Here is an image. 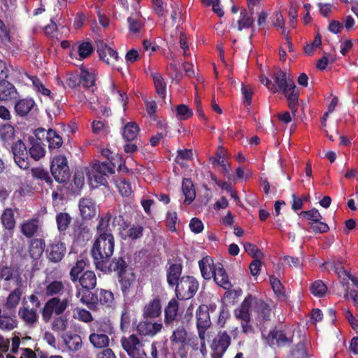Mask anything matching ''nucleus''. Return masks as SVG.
Returning <instances> with one entry per match:
<instances>
[{"label":"nucleus","mask_w":358,"mask_h":358,"mask_svg":"<svg viewBox=\"0 0 358 358\" xmlns=\"http://www.w3.org/2000/svg\"><path fill=\"white\" fill-rule=\"evenodd\" d=\"M289 358H308L306 347L303 343H299L292 352Z\"/></svg>","instance_id":"nucleus-64"},{"label":"nucleus","mask_w":358,"mask_h":358,"mask_svg":"<svg viewBox=\"0 0 358 358\" xmlns=\"http://www.w3.org/2000/svg\"><path fill=\"white\" fill-rule=\"evenodd\" d=\"M46 139L49 143L50 149L59 148L62 145V138L55 131L52 129H49L48 131Z\"/></svg>","instance_id":"nucleus-47"},{"label":"nucleus","mask_w":358,"mask_h":358,"mask_svg":"<svg viewBox=\"0 0 358 358\" xmlns=\"http://www.w3.org/2000/svg\"><path fill=\"white\" fill-rule=\"evenodd\" d=\"M252 313L255 320L259 323L265 322L271 319L273 313L271 306L262 299L252 296Z\"/></svg>","instance_id":"nucleus-11"},{"label":"nucleus","mask_w":358,"mask_h":358,"mask_svg":"<svg viewBox=\"0 0 358 358\" xmlns=\"http://www.w3.org/2000/svg\"><path fill=\"white\" fill-rule=\"evenodd\" d=\"M33 86L34 89L42 95L49 97L50 99H54L53 94L50 90L45 87L42 82L37 77H31Z\"/></svg>","instance_id":"nucleus-50"},{"label":"nucleus","mask_w":358,"mask_h":358,"mask_svg":"<svg viewBox=\"0 0 358 358\" xmlns=\"http://www.w3.org/2000/svg\"><path fill=\"white\" fill-rule=\"evenodd\" d=\"M13 268L3 263L0 264V279L10 280L13 276Z\"/></svg>","instance_id":"nucleus-60"},{"label":"nucleus","mask_w":358,"mask_h":358,"mask_svg":"<svg viewBox=\"0 0 358 358\" xmlns=\"http://www.w3.org/2000/svg\"><path fill=\"white\" fill-rule=\"evenodd\" d=\"M80 215L85 220H90L95 217L97 213V206L90 198H83L79 201Z\"/></svg>","instance_id":"nucleus-18"},{"label":"nucleus","mask_w":358,"mask_h":358,"mask_svg":"<svg viewBox=\"0 0 358 358\" xmlns=\"http://www.w3.org/2000/svg\"><path fill=\"white\" fill-rule=\"evenodd\" d=\"M114 173L113 169L107 162H96L87 169V175L90 186L96 188L106 183L105 176Z\"/></svg>","instance_id":"nucleus-5"},{"label":"nucleus","mask_w":358,"mask_h":358,"mask_svg":"<svg viewBox=\"0 0 358 358\" xmlns=\"http://www.w3.org/2000/svg\"><path fill=\"white\" fill-rule=\"evenodd\" d=\"M15 93V88L12 84L6 80L0 81V100H8L13 97Z\"/></svg>","instance_id":"nucleus-41"},{"label":"nucleus","mask_w":358,"mask_h":358,"mask_svg":"<svg viewBox=\"0 0 358 358\" xmlns=\"http://www.w3.org/2000/svg\"><path fill=\"white\" fill-rule=\"evenodd\" d=\"M68 327V319L63 315L55 317L51 323V328L55 331H64Z\"/></svg>","instance_id":"nucleus-51"},{"label":"nucleus","mask_w":358,"mask_h":358,"mask_svg":"<svg viewBox=\"0 0 358 358\" xmlns=\"http://www.w3.org/2000/svg\"><path fill=\"white\" fill-rule=\"evenodd\" d=\"M97 52L99 55L100 59L103 62L119 70V67L116 66L119 57L117 52L115 50L101 41L97 45Z\"/></svg>","instance_id":"nucleus-13"},{"label":"nucleus","mask_w":358,"mask_h":358,"mask_svg":"<svg viewBox=\"0 0 358 358\" xmlns=\"http://www.w3.org/2000/svg\"><path fill=\"white\" fill-rule=\"evenodd\" d=\"M252 296L250 295L245 297L241 306L234 311L235 317L241 321L242 331L245 334L252 331V325L250 324V310L252 312Z\"/></svg>","instance_id":"nucleus-8"},{"label":"nucleus","mask_w":358,"mask_h":358,"mask_svg":"<svg viewBox=\"0 0 358 358\" xmlns=\"http://www.w3.org/2000/svg\"><path fill=\"white\" fill-rule=\"evenodd\" d=\"M57 228L59 231H65L69 227L71 217L66 213H59L56 216Z\"/></svg>","instance_id":"nucleus-49"},{"label":"nucleus","mask_w":358,"mask_h":358,"mask_svg":"<svg viewBox=\"0 0 358 358\" xmlns=\"http://www.w3.org/2000/svg\"><path fill=\"white\" fill-rule=\"evenodd\" d=\"M23 290L20 288H15L8 296L5 303V307L8 310L15 309L20 303Z\"/></svg>","instance_id":"nucleus-37"},{"label":"nucleus","mask_w":358,"mask_h":358,"mask_svg":"<svg viewBox=\"0 0 358 358\" xmlns=\"http://www.w3.org/2000/svg\"><path fill=\"white\" fill-rule=\"evenodd\" d=\"M45 149L38 143H34L29 148V154L35 160H38L45 155Z\"/></svg>","instance_id":"nucleus-58"},{"label":"nucleus","mask_w":358,"mask_h":358,"mask_svg":"<svg viewBox=\"0 0 358 358\" xmlns=\"http://www.w3.org/2000/svg\"><path fill=\"white\" fill-rule=\"evenodd\" d=\"M120 278L121 289L124 295L127 296L133 289L134 284L135 283V276L133 273H124L120 275Z\"/></svg>","instance_id":"nucleus-29"},{"label":"nucleus","mask_w":358,"mask_h":358,"mask_svg":"<svg viewBox=\"0 0 358 358\" xmlns=\"http://www.w3.org/2000/svg\"><path fill=\"white\" fill-rule=\"evenodd\" d=\"M177 117L180 120H185L193 115L192 110L186 105L180 104L176 108Z\"/></svg>","instance_id":"nucleus-56"},{"label":"nucleus","mask_w":358,"mask_h":358,"mask_svg":"<svg viewBox=\"0 0 358 358\" xmlns=\"http://www.w3.org/2000/svg\"><path fill=\"white\" fill-rule=\"evenodd\" d=\"M196 328L199 338H203L206 330L210 327L211 321L209 315V308L207 305L199 306L196 312Z\"/></svg>","instance_id":"nucleus-12"},{"label":"nucleus","mask_w":358,"mask_h":358,"mask_svg":"<svg viewBox=\"0 0 358 358\" xmlns=\"http://www.w3.org/2000/svg\"><path fill=\"white\" fill-rule=\"evenodd\" d=\"M182 190L185 197L184 203L190 204L195 198V189L191 180L187 178L183 180Z\"/></svg>","instance_id":"nucleus-35"},{"label":"nucleus","mask_w":358,"mask_h":358,"mask_svg":"<svg viewBox=\"0 0 358 358\" xmlns=\"http://www.w3.org/2000/svg\"><path fill=\"white\" fill-rule=\"evenodd\" d=\"M20 231L27 238H31L39 229V220L38 218L29 219L24 221L20 226Z\"/></svg>","instance_id":"nucleus-22"},{"label":"nucleus","mask_w":358,"mask_h":358,"mask_svg":"<svg viewBox=\"0 0 358 358\" xmlns=\"http://www.w3.org/2000/svg\"><path fill=\"white\" fill-rule=\"evenodd\" d=\"M74 314V317L80 322L85 323L94 322L91 313L84 308H76Z\"/></svg>","instance_id":"nucleus-52"},{"label":"nucleus","mask_w":358,"mask_h":358,"mask_svg":"<svg viewBox=\"0 0 358 358\" xmlns=\"http://www.w3.org/2000/svg\"><path fill=\"white\" fill-rule=\"evenodd\" d=\"M31 175L36 179L45 180L48 184L52 183V179L47 171L41 167L33 168L31 169Z\"/></svg>","instance_id":"nucleus-54"},{"label":"nucleus","mask_w":358,"mask_h":358,"mask_svg":"<svg viewBox=\"0 0 358 358\" xmlns=\"http://www.w3.org/2000/svg\"><path fill=\"white\" fill-rule=\"evenodd\" d=\"M139 132L138 126L134 122L127 123L123 130V137L128 141H134Z\"/></svg>","instance_id":"nucleus-43"},{"label":"nucleus","mask_w":358,"mask_h":358,"mask_svg":"<svg viewBox=\"0 0 358 358\" xmlns=\"http://www.w3.org/2000/svg\"><path fill=\"white\" fill-rule=\"evenodd\" d=\"M120 344L129 358H157V349L155 343L151 345L150 356H149L145 350V341L136 334L122 336L120 338Z\"/></svg>","instance_id":"nucleus-2"},{"label":"nucleus","mask_w":358,"mask_h":358,"mask_svg":"<svg viewBox=\"0 0 358 358\" xmlns=\"http://www.w3.org/2000/svg\"><path fill=\"white\" fill-rule=\"evenodd\" d=\"M276 90H280L287 99L289 107L292 113L296 112V106L299 99V92L296 90V85L293 80L287 77L286 73L281 70L277 71L274 74Z\"/></svg>","instance_id":"nucleus-3"},{"label":"nucleus","mask_w":358,"mask_h":358,"mask_svg":"<svg viewBox=\"0 0 358 358\" xmlns=\"http://www.w3.org/2000/svg\"><path fill=\"white\" fill-rule=\"evenodd\" d=\"M45 242L41 238H34L31 241L29 252L34 259H39L45 249Z\"/></svg>","instance_id":"nucleus-30"},{"label":"nucleus","mask_w":358,"mask_h":358,"mask_svg":"<svg viewBox=\"0 0 358 358\" xmlns=\"http://www.w3.org/2000/svg\"><path fill=\"white\" fill-rule=\"evenodd\" d=\"M35 102L31 99H20L15 105V110L17 115L24 117L33 109L35 106Z\"/></svg>","instance_id":"nucleus-27"},{"label":"nucleus","mask_w":358,"mask_h":358,"mask_svg":"<svg viewBox=\"0 0 358 358\" xmlns=\"http://www.w3.org/2000/svg\"><path fill=\"white\" fill-rule=\"evenodd\" d=\"M124 222L122 215H115L111 210L100 216L99 223L96 226V232L98 236H104L105 234H112L111 228H114L117 224L120 225Z\"/></svg>","instance_id":"nucleus-9"},{"label":"nucleus","mask_w":358,"mask_h":358,"mask_svg":"<svg viewBox=\"0 0 358 358\" xmlns=\"http://www.w3.org/2000/svg\"><path fill=\"white\" fill-rule=\"evenodd\" d=\"M187 339V332L183 326L176 328L170 337V340L173 343L184 345Z\"/></svg>","instance_id":"nucleus-44"},{"label":"nucleus","mask_w":358,"mask_h":358,"mask_svg":"<svg viewBox=\"0 0 358 358\" xmlns=\"http://www.w3.org/2000/svg\"><path fill=\"white\" fill-rule=\"evenodd\" d=\"M127 21L130 32L136 34L141 30L142 27V22L136 16H131L128 17Z\"/></svg>","instance_id":"nucleus-61"},{"label":"nucleus","mask_w":358,"mask_h":358,"mask_svg":"<svg viewBox=\"0 0 358 358\" xmlns=\"http://www.w3.org/2000/svg\"><path fill=\"white\" fill-rule=\"evenodd\" d=\"M50 171L57 182H64L69 178V168L66 158L63 155L55 157L51 162Z\"/></svg>","instance_id":"nucleus-10"},{"label":"nucleus","mask_w":358,"mask_h":358,"mask_svg":"<svg viewBox=\"0 0 358 358\" xmlns=\"http://www.w3.org/2000/svg\"><path fill=\"white\" fill-rule=\"evenodd\" d=\"M255 19L253 17V12L248 11L246 9L241 10L239 18L237 20V29L242 31L243 29L252 28L254 26Z\"/></svg>","instance_id":"nucleus-23"},{"label":"nucleus","mask_w":358,"mask_h":358,"mask_svg":"<svg viewBox=\"0 0 358 358\" xmlns=\"http://www.w3.org/2000/svg\"><path fill=\"white\" fill-rule=\"evenodd\" d=\"M198 288L199 282L194 278L183 276L176 286V295L180 300H187L194 296Z\"/></svg>","instance_id":"nucleus-7"},{"label":"nucleus","mask_w":358,"mask_h":358,"mask_svg":"<svg viewBox=\"0 0 358 358\" xmlns=\"http://www.w3.org/2000/svg\"><path fill=\"white\" fill-rule=\"evenodd\" d=\"M95 264L96 268L103 272L117 271L120 275L124 274L123 272L127 268V263L121 257L114 259L109 264H108V261L96 262Z\"/></svg>","instance_id":"nucleus-17"},{"label":"nucleus","mask_w":358,"mask_h":358,"mask_svg":"<svg viewBox=\"0 0 358 358\" xmlns=\"http://www.w3.org/2000/svg\"><path fill=\"white\" fill-rule=\"evenodd\" d=\"M65 289V284L62 280L45 279L42 292L46 296H60Z\"/></svg>","instance_id":"nucleus-16"},{"label":"nucleus","mask_w":358,"mask_h":358,"mask_svg":"<svg viewBox=\"0 0 358 358\" xmlns=\"http://www.w3.org/2000/svg\"><path fill=\"white\" fill-rule=\"evenodd\" d=\"M271 23L274 27L281 31V34L286 38L287 43L290 46L291 44L288 38V31L285 27V20L280 12L276 11L273 13L271 19Z\"/></svg>","instance_id":"nucleus-34"},{"label":"nucleus","mask_w":358,"mask_h":358,"mask_svg":"<svg viewBox=\"0 0 358 358\" xmlns=\"http://www.w3.org/2000/svg\"><path fill=\"white\" fill-rule=\"evenodd\" d=\"M270 283L274 292L279 296L285 295V289L280 281L274 276L270 277Z\"/></svg>","instance_id":"nucleus-63"},{"label":"nucleus","mask_w":358,"mask_h":358,"mask_svg":"<svg viewBox=\"0 0 358 358\" xmlns=\"http://www.w3.org/2000/svg\"><path fill=\"white\" fill-rule=\"evenodd\" d=\"M114 247L115 240L113 234L98 236L94 243L92 255L96 262H104L113 255Z\"/></svg>","instance_id":"nucleus-4"},{"label":"nucleus","mask_w":358,"mask_h":358,"mask_svg":"<svg viewBox=\"0 0 358 358\" xmlns=\"http://www.w3.org/2000/svg\"><path fill=\"white\" fill-rule=\"evenodd\" d=\"M64 342L68 350L73 352L78 351L83 345L81 336L76 334H66Z\"/></svg>","instance_id":"nucleus-28"},{"label":"nucleus","mask_w":358,"mask_h":358,"mask_svg":"<svg viewBox=\"0 0 358 358\" xmlns=\"http://www.w3.org/2000/svg\"><path fill=\"white\" fill-rule=\"evenodd\" d=\"M70 304V300L68 298L61 299L58 296H54L50 299L44 305L42 311V318L45 322H49L52 319V315H62Z\"/></svg>","instance_id":"nucleus-6"},{"label":"nucleus","mask_w":358,"mask_h":358,"mask_svg":"<svg viewBox=\"0 0 358 358\" xmlns=\"http://www.w3.org/2000/svg\"><path fill=\"white\" fill-rule=\"evenodd\" d=\"M65 244L59 241L52 243L48 250V259L55 263L59 262L66 253Z\"/></svg>","instance_id":"nucleus-20"},{"label":"nucleus","mask_w":358,"mask_h":358,"mask_svg":"<svg viewBox=\"0 0 358 358\" xmlns=\"http://www.w3.org/2000/svg\"><path fill=\"white\" fill-rule=\"evenodd\" d=\"M1 222L4 227L8 230H12L15 226V220L14 211L12 208H6L1 215Z\"/></svg>","instance_id":"nucleus-42"},{"label":"nucleus","mask_w":358,"mask_h":358,"mask_svg":"<svg viewBox=\"0 0 358 358\" xmlns=\"http://www.w3.org/2000/svg\"><path fill=\"white\" fill-rule=\"evenodd\" d=\"M15 129L9 124H4L0 127L1 139L6 143H10L14 139Z\"/></svg>","instance_id":"nucleus-46"},{"label":"nucleus","mask_w":358,"mask_h":358,"mask_svg":"<svg viewBox=\"0 0 358 358\" xmlns=\"http://www.w3.org/2000/svg\"><path fill=\"white\" fill-rule=\"evenodd\" d=\"M231 343V338L226 331L220 333L217 338L213 341V349L226 352Z\"/></svg>","instance_id":"nucleus-33"},{"label":"nucleus","mask_w":358,"mask_h":358,"mask_svg":"<svg viewBox=\"0 0 358 358\" xmlns=\"http://www.w3.org/2000/svg\"><path fill=\"white\" fill-rule=\"evenodd\" d=\"M73 50L78 54L79 59L88 58L94 51L92 43L86 41L79 43Z\"/></svg>","instance_id":"nucleus-38"},{"label":"nucleus","mask_w":358,"mask_h":358,"mask_svg":"<svg viewBox=\"0 0 358 358\" xmlns=\"http://www.w3.org/2000/svg\"><path fill=\"white\" fill-rule=\"evenodd\" d=\"M215 282L225 289H230L231 284L229 282L228 275L220 264H217V269L214 271L213 276Z\"/></svg>","instance_id":"nucleus-24"},{"label":"nucleus","mask_w":358,"mask_h":358,"mask_svg":"<svg viewBox=\"0 0 358 358\" xmlns=\"http://www.w3.org/2000/svg\"><path fill=\"white\" fill-rule=\"evenodd\" d=\"M99 303L106 307H113L115 305L113 294L106 289L97 290Z\"/></svg>","instance_id":"nucleus-40"},{"label":"nucleus","mask_w":358,"mask_h":358,"mask_svg":"<svg viewBox=\"0 0 358 358\" xmlns=\"http://www.w3.org/2000/svg\"><path fill=\"white\" fill-rule=\"evenodd\" d=\"M179 304L178 302L175 299H172L164 309V322L166 325H169L176 320Z\"/></svg>","instance_id":"nucleus-25"},{"label":"nucleus","mask_w":358,"mask_h":358,"mask_svg":"<svg viewBox=\"0 0 358 358\" xmlns=\"http://www.w3.org/2000/svg\"><path fill=\"white\" fill-rule=\"evenodd\" d=\"M89 341L94 348L103 349L110 345L109 336L115 332L111 320L102 317L94 320L90 325Z\"/></svg>","instance_id":"nucleus-1"},{"label":"nucleus","mask_w":358,"mask_h":358,"mask_svg":"<svg viewBox=\"0 0 358 358\" xmlns=\"http://www.w3.org/2000/svg\"><path fill=\"white\" fill-rule=\"evenodd\" d=\"M199 268L203 278L210 280L213 278L214 271L217 269V264H214L211 257L206 256L199 262Z\"/></svg>","instance_id":"nucleus-21"},{"label":"nucleus","mask_w":358,"mask_h":358,"mask_svg":"<svg viewBox=\"0 0 358 358\" xmlns=\"http://www.w3.org/2000/svg\"><path fill=\"white\" fill-rule=\"evenodd\" d=\"M88 294L90 296V299L88 301L85 300L83 298H80V301L83 304L86 305L90 309L96 310L97 306L99 304L97 290L94 294L91 292L88 293Z\"/></svg>","instance_id":"nucleus-59"},{"label":"nucleus","mask_w":358,"mask_h":358,"mask_svg":"<svg viewBox=\"0 0 358 358\" xmlns=\"http://www.w3.org/2000/svg\"><path fill=\"white\" fill-rule=\"evenodd\" d=\"M34 192V187L30 184V182H29L27 180H25L24 182L20 184L18 189L15 193H17L20 196H27L32 195Z\"/></svg>","instance_id":"nucleus-57"},{"label":"nucleus","mask_w":358,"mask_h":358,"mask_svg":"<svg viewBox=\"0 0 358 358\" xmlns=\"http://www.w3.org/2000/svg\"><path fill=\"white\" fill-rule=\"evenodd\" d=\"M79 82L85 87H90L94 85L95 73L94 71L82 70L79 76Z\"/></svg>","instance_id":"nucleus-45"},{"label":"nucleus","mask_w":358,"mask_h":358,"mask_svg":"<svg viewBox=\"0 0 358 358\" xmlns=\"http://www.w3.org/2000/svg\"><path fill=\"white\" fill-rule=\"evenodd\" d=\"M162 314V305L160 299L155 298L149 301L143 309L144 319H155Z\"/></svg>","instance_id":"nucleus-19"},{"label":"nucleus","mask_w":358,"mask_h":358,"mask_svg":"<svg viewBox=\"0 0 358 358\" xmlns=\"http://www.w3.org/2000/svg\"><path fill=\"white\" fill-rule=\"evenodd\" d=\"M182 273V266L180 264H171L167 270V282L171 286H176L179 282Z\"/></svg>","instance_id":"nucleus-32"},{"label":"nucleus","mask_w":358,"mask_h":358,"mask_svg":"<svg viewBox=\"0 0 358 358\" xmlns=\"http://www.w3.org/2000/svg\"><path fill=\"white\" fill-rule=\"evenodd\" d=\"M86 264V261L84 258L80 257L77 259L76 265L72 267L70 271L71 279L73 282H76L78 280L79 274L85 268Z\"/></svg>","instance_id":"nucleus-48"},{"label":"nucleus","mask_w":358,"mask_h":358,"mask_svg":"<svg viewBox=\"0 0 358 358\" xmlns=\"http://www.w3.org/2000/svg\"><path fill=\"white\" fill-rule=\"evenodd\" d=\"M326 285L321 280L314 282L310 287V291L316 296H322L327 292Z\"/></svg>","instance_id":"nucleus-55"},{"label":"nucleus","mask_w":358,"mask_h":358,"mask_svg":"<svg viewBox=\"0 0 358 358\" xmlns=\"http://www.w3.org/2000/svg\"><path fill=\"white\" fill-rule=\"evenodd\" d=\"M116 186L122 196H128L132 192L131 184L124 178H120L115 181Z\"/></svg>","instance_id":"nucleus-53"},{"label":"nucleus","mask_w":358,"mask_h":358,"mask_svg":"<svg viewBox=\"0 0 358 358\" xmlns=\"http://www.w3.org/2000/svg\"><path fill=\"white\" fill-rule=\"evenodd\" d=\"M266 341L270 345L284 347L289 345L292 343V338L285 331L275 329L269 332Z\"/></svg>","instance_id":"nucleus-14"},{"label":"nucleus","mask_w":358,"mask_h":358,"mask_svg":"<svg viewBox=\"0 0 358 358\" xmlns=\"http://www.w3.org/2000/svg\"><path fill=\"white\" fill-rule=\"evenodd\" d=\"M151 77L153 80L156 92L164 99L166 95V83L162 76L158 72L151 73Z\"/></svg>","instance_id":"nucleus-31"},{"label":"nucleus","mask_w":358,"mask_h":358,"mask_svg":"<svg viewBox=\"0 0 358 358\" xmlns=\"http://www.w3.org/2000/svg\"><path fill=\"white\" fill-rule=\"evenodd\" d=\"M78 280L82 287L87 290L92 289L96 287V277L93 271H85Z\"/></svg>","instance_id":"nucleus-36"},{"label":"nucleus","mask_w":358,"mask_h":358,"mask_svg":"<svg viewBox=\"0 0 358 358\" xmlns=\"http://www.w3.org/2000/svg\"><path fill=\"white\" fill-rule=\"evenodd\" d=\"M193 158V152L191 149L179 150L176 161L178 164H181L182 161L191 160Z\"/></svg>","instance_id":"nucleus-62"},{"label":"nucleus","mask_w":358,"mask_h":358,"mask_svg":"<svg viewBox=\"0 0 358 358\" xmlns=\"http://www.w3.org/2000/svg\"><path fill=\"white\" fill-rule=\"evenodd\" d=\"M163 329L161 322H151L148 320L141 321L136 327L137 332L143 336L153 337L159 333Z\"/></svg>","instance_id":"nucleus-15"},{"label":"nucleus","mask_w":358,"mask_h":358,"mask_svg":"<svg viewBox=\"0 0 358 358\" xmlns=\"http://www.w3.org/2000/svg\"><path fill=\"white\" fill-rule=\"evenodd\" d=\"M18 315L29 326H33L38 321L37 312L34 308L22 307L18 310Z\"/></svg>","instance_id":"nucleus-26"},{"label":"nucleus","mask_w":358,"mask_h":358,"mask_svg":"<svg viewBox=\"0 0 358 358\" xmlns=\"http://www.w3.org/2000/svg\"><path fill=\"white\" fill-rule=\"evenodd\" d=\"M17 320L15 317L0 314V329L3 331H10L17 327Z\"/></svg>","instance_id":"nucleus-39"}]
</instances>
